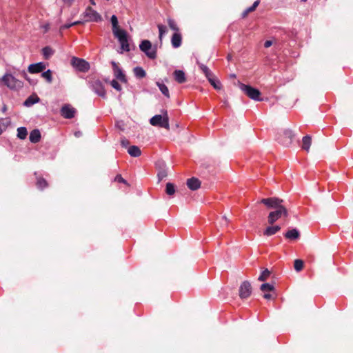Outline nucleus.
<instances>
[{
	"mask_svg": "<svg viewBox=\"0 0 353 353\" xmlns=\"http://www.w3.org/2000/svg\"><path fill=\"white\" fill-rule=\"evenodd\" d=\"M294 268L296 272H300L303 268V261L301 259H296L294 261Z\"/></svg>",
	"mask_w": 353,
	"mask_h": 353,
	"instance_id": "nucleus-35",
	"label": "nucleus"
},
{
	"mask_svg": "<svg viewBox=\"0 0 353 353\" xmlns=\"http://www.w3.org/2000/svg\"><path fill=\"white\" fill-rule=\"evenodd\" d=\"M259 3H260L259 0L255 1L252 6L247 8V12H251L254 11L255 9L256 8V7L259 6Z\"/></svg>",
	"mask_w": 353,
	"mask_h": 353,
	"instance_id": "nucleus-41",
	"label": "nucleus"
},
{
	"mask_svg": "<svg viewBox=\"0 0 353 353\" xmlns=\"http://www.w3.org/2000/svg\"><path fill=\"white\" fill-rule=\"evenodd\" d=\"M1 121V127L3 129V131L6 130L8 126L10 124V120L8 118L6 119H0Z\"/></svg>",
	"mask_w": 353,
	"mask_h": 353,
	"instance_id": "nucleus-39",
	"label": "nucleus"
},
{
	"mask_svg": "<svg viewBox=\"0 0 353 353\" xmlns=\"http://www.w3.org/2000/svg\"><path fill=\"white\" fill-rule=\"evenodd\" d=\"M46 68V65L43 62L30 64L28 66V72L32 74L39 73L43 71Z\"/></svg>",
	"mask_w": 353,
	"mask_h": 353,
	"instance_id": "nucleus-15",
	"label": "nucleus"
},
{
	"mask_svg": "<svg viewBox=\"0 0 353 353\" xmlns=\"http://www.w3.org/2000/svg\"><path fill=\"white\" fill-rule=\"evenodd\" d=\"M303 2H305L307 0H301Z\"/></svg>",
	"mask_w": 353,
	"mask_h": 353,
	"instance_id": "nucleus-57",
	"label": "nucleus"
},
{
	"mask_svg": "<svg viewBox=\"0 0 353 353\" xmlns=\"http://www.w3.org/2000/svg\"><path fill=\"white\" fill-rule=\"evenodd\" d=\"M115 125L117 128H119L121 130H124V123L123 121H117Z\"/></svg>",
	"mask_w": 353,
	"mask_h": 353,
	"instance_id": "nucleus-43",
	"label": "nucleus"
},
{
	"mask_svg": "<svg viewBox=\"0 0 353 353\" xmlns=\"http://www.w3.org/2000/svg\"><path fill=\"white\" fill-rule=\"evenodd\" d=\"M76 110L70 105H64L61 109V114L65 119H72L74 117Z\"/></svg>",
	"mask_w": 353,
	"mask_h": 353,
	"instance_id": "nucleus-14",
	"label": "nucleus"
},
{
	"mask_svg": "<svg viewBox=\"0 0 353 353\" xmlns=\"http://www.w3.org/2000/svg\"><path fill=\"white\" fill-rule=\"evenodd\" d=\"M281 226L279 225H270L265 228L263 231V234L267 236H270L275 234L277 232L281 230Z\"/></svg>",
	"mask_w": 353,
	"mask_h": 353,
	"instance_id": "nucleus-19",
	"label": "nucleus"
},
{
	"mask_svg": "<svg viewBox=\"0 0 353 353\" xmlns=\"http://www.w3.org/2000/svg\"><path fill=\"white\" fill-rule=\"evenodd\" d=\"M133 71H134V74L135 77L139 79L143 78L146 76L145 71L141 67H139V66L135 67L134 68Z\"/></svg>",
	"mask_w": 353,
	"mask_h": 353,
	"instance_id": "nucleus-27",
	"label": "nucleus"
},
{
	"mask_svg": "<svg viewBox=\"0 0 353 353\" xmlns=\"http://www.w3.org/2000/svg\"><path fill=\"white\" fill-rule=\"evenodd\" d=\"M222 219H223V220H222V222L221 223V225L222 226H227L228 224L229 220L228 219V218L225 216H223Z\"/></svg>",
	"mask_w": 353,
	"mask_h": 353,
	"instance_id": "nucleus-46",
	"label": "nucleus"
},
{
	"mask_svg": "<svg viewBox=\"0 0 353 353\" xmlns=\"http://www.w3.org/2000/svg\"><path fill=\"white\" fill-rule=\"evenodd\" d=\"M150 123L153 126H157L169 130V117L167 111L163 114H156L150 119Z\"/></svg>",
	"mask_w": 353,
	"mask_h": 353,
	"instance_id": "nucleus-2",
	"label": "nucleus"
},
{
	"mask_svg": "<svg viewBox=\"0 0 353 353\" xmlns=\"http://www.w3.org/2000/svg\"><path fill=\"white\" fill-rule=\"evenodd\" d=\"M40 101V99L36 94H32L28 97L26 101L23 102V105L26 107H30L34 104L38 103Z\"/></svg>",
	"mask_w": 353,
	"mask_h": 353,
	"instance_id": "nucleus-20",
	"label": "nucleus"
},
{
	"mask_svg": "<svg viewBox=\"0 0 353 353\" xmlns=\"http://www.w3.org/2000/svg\"><path fill=\"white\" fill-rule=\"evenodd\" d=\"M284 135H285L287 138H288V139H290L289 143H291L292 139V138H293V134H292V131H290V130H286V131H285V132H284Z\"/></svg>",
	"mask_w": 353,
	"mask_h": 353,
	"instance_id": "nucleus-42",
	"label": "nucleus"
},
{
	"mask_svg": "<svg viewBox=\"0 0 353 353\" xmlns=\"http://www.w3.org/2000/svg\"><path fill=\"white\" fill-rule=\"evenodd\" d=\"M65 3H70L72 0H63Z\"/></svg>",
	"mask_w": 353,
	"mask_h": 353,
	"instance_id": "nucleus-55",
	"label": "nucleus"
},
{
	"mask_svg": "<svg viewBox=\"0 0 353 353\" xmlns=\"http://www.w3.org/2000/svg\"><path fill=\"white\" fill-rule=\"evenodd\" d=\"M196 63L199 65L200 70L203 72L207 79L208 77H210L213 74V73L211 72V70L208 68V66L200 63L199 61H197Z\"/></svg>",
	"mask_w": 353,
	"mask_h": 353,
	"instance_id": "nucleus-25",
	"label": "nucleus"
},
{
	"mask_svg": "<svg viewBox=\"0 0 353 353\" xmlns=\"http://www.w3.org/2000/svg\"><path fill=\"white\" fill-rule=\"evenodd\" d=\"M42 53L44 58L46 59H48L53 55L54 50H53L50 47L46 46L42 49Z\"/></svg>",
	"mask_w": 353,
	"mask_h": 353,
	"instance_id": "nucleus-29",
	"label": "nucleus"
},
{
	"mask_svg": "<svg viewBox=\"0 0 353 353\" xmlns=\"http://www.w3.org/2000/svg\"><path fill=\"white\" fill-rule=\"evenodd\" d=\"M41 77L45 79L48 83H50L52 81V72L50 70H48L46 71H44L41 74Z\"/></svg>",
	"mask_w": 353,
	"mask_h": 353,
	"instance_id": "nucleus-33",
	"label": "nucleus"
},
{
	"mask_svg": "<svg viewBox=\"0 0 353 353\" xmlns=\"http://www.w3.org/2000/svg\"><path fill=\"white\" fill-rule=\"evenodd\" d=\"M311 137L309 136V135H307V136H305L303 138V145H302V148L305 150H306L307 152L309 151V149H310V145H311Z\"/></svg>",
	"mask_w": 353,
	"mask_h": 353,
	"instance_id": "nucleus-28",
	"label": "nucleus"
},
{
	"mask_svg": "<svg viewBox=\"0 0 353 353\" xmlns=\"http://www.w3.org/2000/svg\"><path fill=\"white\" fill-rule=\"evenodd\" d=\"M239 88L251 99L257 101H262V99L260 98L261 92L258 89L243 83H240Z\"/></svg>",
	"mask_w": 353,
	"mask_h": 353,
	"instance_id": "nucleus-4",
	"label": "nucleus"
},
{
	"mask_svg": "<svg viewBox=\"0 0 353 353\" xmlns=\"http://www.w3.org/2000/svg\"><path fill=\"white\" fill-rule=\"evenodd\" d=\"M157 169L158 170L157 177L158 181L160 182L168 175L167 168L163 161H158L156 163Z\"/></svg>",
	"mask_w": 353,
	"mask_h": 353,
	"instance_id": "nucleus-11",
	"label": "nucleus"
},
{
	"mask_svg": "<svg viewBox=\"0 0 353 353\" xmlns=\"http://www.w3.org/2000/svg\"><path fill=\"white\" fill-rule=\"evenodd\" d=\"M181 34L179 32H174L171 39L172 46L174 48H177L181 45Z\"/></svg>",
	"mask_w": 353,
	"mask_h": 353,
	"instance_id": "nucleus-17",
	"label": "nucleus"
},
{
	"mask_svg": "<svg viewBox=\"0 0 353 353\" xmlns=\"http://www.w3.org/2000/svg\"><path fill=\"white\" fill-rule=\"evenodd\" d=\"M6 106H4V107L2 108V111H3V112H5V111H6Z\"/></svg>",
	"mask_w": 353,
	"mask_h": 353,
	"instance_id": "nucleus-56",
	"label": "nucleus"
},
{
	"mask_svg": "<svg viewBox=\"0 0 353 353\" xmlns=\"http://www.w3.org/2000/svg\"><path fill=\"white\" fill-rule=\"evenodd\" d=\"M48 183L47 181L43 178H38L37 181V186L39 189L43 190L44 188L47 187Z\"/></svg>",
	"mask_w": 353,
	"mask_h": 353,
	"instance_id": "nucleus-38",
	"label": "nucleus"
},
{
	"mask_svg": "<svg viewBox=\"0 0 353 353\" xmlns=\"http://www.w3.org/2000/svg\"><path fill=\"white\" fill-rule=\"evenodd\" d=\"M44 28H45V30H46V31H48V29H49V26H48V25H46V26H44Z\"/></svg>",
	"mask_w": 353,
	"mask_h": 353,
	"instance_id": "nucleus-53",
	"label": "nucleus"
},
{
	"mask_svg": "<svg viewBox=\"0 0 353 353\" xmlns=\"http://www.w3.org/2000/svg\"><path fill=\"white\" fill-rule=\"evenodd\" d=\"M112 26V32L116 38L118 39L121 48L123 51H130V46L128 41L127 33L124 30L119 29L118 26V19L117 16L112 15L110 19Z\"/></svg>",
	"mask_w": 353,
	"mask_h": 353,
	"instance_id": "nucleus-1",
	"label": "nucleus"
},
{
	"mask_svg": "<svg viewBox=\"0 0 353 353\" xmlns=\"http://www.w3.org/2000/svg\"><path fill=\"white\" fill-rule=\"evenodd\" d=\"M285 237L290 240H296L300 237V232L299 231L296 229H292L290 230H288L285 234Z\"/></svg>",
	"mask_w": 353,
	"mask_h": 353,
	"instance_id": "nucleus-18",
	"label": "nucleus"
},
{
	"mask_svg": "<svg viewBox=\"0 0 353 353\" xmlns=\"http://www.w3.org/2000/svg\"><path fill=\"white\" fill-rule=\"evenodd\" d=\"M270 275V272L268 269H265L260 274L258 280L260 281H265Z\"/></svg>",
	"mask_w": 353,
	"mask_h": 353,
	"instance_id": "nucleus-34",
	"label": "nucleus"
},
{
	"mask_svg": "<svg viewBox=\"0 0 353 353\" xmlns=\"http://www.w3.org/2000/svg\"><path fill=\"white\" fill-rule=\"evenodd\" d=\"M260 289L261 291L265 292H271L274 290V285L270 283H263L261 285Z\"/></svg>",
	"mask_w": 353,
	"mask_h": 353,
	"instance_id": "nucleus-36",
	"label": "nucleus"
},
{
	"mask_svg": "<svg viewBox=\"0 0 353 353\" xmlns=\"http://www.w3.org/2000/svg\"><path fill=\"white\" fill-rule=\"evenodd\" d=\"M252 287L250 282L245 281L242 283L239 288V296L241 299H246L251 294Z\"/></svg>",
	"mask_w": 353,
	"mask_h": 353,
	"instance_id": "nucleus-12",
	"label": "nucleus"
},
{
	"mask_svg": "<svg viewBox=\"0 0 353 353\" xmlns=\"http://www.w3.org/2000/svg\"><path fill=\"white\" fill-rule=\"evenodd\" d=\"M157 26H158L159 32V38L160 42L161 43L163 37L167 33L168 29H167L166 26L164 25L159 24Z\"/></svg>",
	"mask_w": 353,
	"mask_h": 353,
	"instance_id": "nucleus-31",
	"label": "nucleus"
},
{
	"mask_svg": "<svg viewBox=\"0 0 353 353\" xmlns=\"http://www.w3.org/2000/svg\"><path fill=\"white\" fill-rule=\"evenodd\" d=\"M249 13V12H247V9L243 12L242 16L243 17H245L247 14Z\"/></svg>",
	"mask_w": 353,
	"mask_h": 353,
	"instance_id": "nucleus-50",
	"label": "nucleus"
},
{
	"mask_svg": "<svg viewBox=\"0 0 353 353\" xmlns=\"http://www.w3.org/2000/svg\"><path fill=\"white\" fill-rule=\"evenodd\" d=\"M74 135H75V137H79L81 135V132H76L74 133Z\"/></svg>",
	"mask_w": 353,
	"mask_h": 353,
	"instance_id": "nucleus-52",
	"label": "nucleus"
},
{
	"mask_svg": "<svg viewBox=\"0 0 353 353\" xmlns=\"http://www.w3.org/2000/svg\"><path fill=\"white\" fill-rule=\"evenodd\" d=\"M83 22L81 21H74L72 23L73 26H75V25H77V24H80V23H82Z\"/></svg>",
	"mask_w": 353,
	"mask_h": 353,
	"instance_id": "nucleus-51",
	"label": "nucleus"
},
{
	"mask_svg": "<svg viewBox=\"0 0 353 353\" xmlns=\"http://www.w3.org/2000/svg\"><path fill=\"white\" fill-rule=\"evenodd\" d=\"M283 201L277 197H270L266 199H262L258 201L259 203L264 204L269 209H276L282 206Z\"/></svg>",
	"mask_w": 353,
	"mask_h": 353,
	"instance_id": "nucleus-9",
	"label": "nucleus"
},
{
	"mask_svg": "<svg viewBox=\"0 0 353 353\" xmlns=\"http://www.w3.org/2000/svg\"><path fill=\"white\" fill-rule=\"evenodd\" d=\"M128 154L132 157H138L141 154L140 148L137 145H131L128 148Z\"/></svg>",
	"mask_w": 353,
	"mask_h": 353,
	"instance_id": "nucleus-23",
	"label": "nucleus"
},
{
	"mask_svg": "<svg viewBox=\"0 0 353 353\" xmlns=\"http://www.w3.org/2000/svg\"><path fill=\"white\" fill-rule=\"evenodd\" d=\"M110 85H112V87L113 88H114L117 91H121V85L118 83L117 81L113 79L110 81Z\"/></svg>",
	"mask_w": 353,
	"mask_h": 353,
	"instance_id": "nucleus-40",
	"label": "nucleus"
},
{
	"mask_svg": "<svg viewBox=\"0 0 353 353\" xmlns=\"http://www.w3.org/2000/svg\"><path fill=\"white\" fill-rule=\"evenodd\" d=\"M111 64L112 65L113 72L114 77L121 82L126 83L127 79L125 77V74L123 72L121 68H120L117 63L114 61H112Z\"/></svg>",
	"mask_w": 353,
	"mask_h": 353,
	"instance_id": "nucleus-13",
	"label": "nucleus"
},
{
	"mask_svg": "<svg viewBox=\"0 0 353 353\" xmlns=\"http://www.w3.org/2000/svg\"><path fill=\"white\" fill-rule=\"evenodd\" d=\"M130 144V142L125 138H123L121 140V145L123 148H128Z\"/></svg>",
	"mask_w": 353,
	"mask_h": 353,
	"instance_id": "nucleus-44",
	"label": "nucleus"
},
{
	"mask_svg": "<svg viewBox=\"0 0 353 353\" xmlns=\"http://www.w3.org/2000/svg\"><path fill=\"white\" fill-rule=\"evenodd\" d=\"M89 88L98 96L105 99L106 97V91L103 83L98 79H93L88 82Z\"/></svg>",
	"mask_w": 353,
	"mask_h": 353,
	"instance_id": "nucleus-5",
	"label": "nucleus"
},
{
	"mask_svg": "<svg viewBox=\"0 0 353 353\" xmlns=\"http://www.w3.org/2000/svg\"><path fill=\"white\" fill-rule=\"evenodd\" d=\"M176 81L183 83L186 81L185 74L183 70H176L173 73Z\"/></svg>",
	"mask_w": 353,
	"mask_h": 353,
	"instance_id": "nucleus-21",
	"label": "nucleus"
},
{
	"mask_svg": "<svg viewBox=\"0 0 353 353\" xmlns=\"http://www.w3.org/2000/svg\"><path fill=\"white\" fill-rule=\"evenodd\" d=\"M187 185L191 190H196L201 186V181L197 178L192 177L188 179Z\"/></svg>",
	"mask_w": 353,
	"mask_h": 353,
	"instance_id": "nucleus-16",
	"label": "nucleus"
},
{
	"mask_svg": "<svg viewBox=\"0 0 353 353\" xmlns=\"http://www.w3.org/2000/svg\"><path fill=\"white\" fill-rule=\"evenodd\" d=\"M165 192L170 196H172L175 193V187L173 183H168L166 184Z\"/></svg>",
	"mask_w": 353,
	"mask_h": 353,
	"instance_id": "nucleus-32",
	"label": "nucleus"
},
{
	"mask_svg": "<svg viewBox=\"0 0 353 353\" xmlns=\"http://www.w3.org/2000/svg\"><path fill=\"white\" fill-rule=\"evenodd\" d=\"M282 216H283L284 217L288 216V210L283 205L275 209V210L272 211L269 213L268 216V223L272 225Z\"/></svg>",
	"mask_w": 353,
	"mask_h": 353,
	"instance_id": "nucleus-3",
	"label": "nucleus"
},
{
	"mask_svg": "<svg viewBox=\"0 0 353 353\" xmlns=\"http://www.w3.org/2000/svg\"><path fill=\"white\" fill-rule=\"evenodd\" d=\"M4 84L10 89H17L22 87V82L10 74H6L1 79Z\"/></svg>",
	"mask_w": 353,
	"mask_h": 353,
	"instance_id": "nucleus-8",
	"label": "nucleus"
},
{
	"mask_svg": "<svg viewBox=\"0 0 353 353\" xmlns=\"http://www.w3.org/2000/svg\"><path fill=\"white\" fill-rule=\"evenodd\" d=\"M168 24L172 30L175 31V32H179V29L172 19H168Z\"/></svg>",
	"mask_w": 353,
	"mask_h": 353,
	"instance_id": "nucleus-37",
	"label": "nucleus"
},
{
	"mask_svg": "<svg viewBox=\"0 0 353 353\" xmlns=\"http://www.w3.org/2000/svg\"><path fill=\"white\" fill-rule=\"evenodd\" d=\"M84 16L88 18L87 21L99 22L102 20L101 16L91 7H88L85 9Z\"/></svg>",
	"mask_w": 353,
	"mask_h": 353,
	"instance_id": "nucleus-10",
	"label": "nucleus"
},
{
	"mask_svg": "<svg viewBox=\"0 0 353 353\" xmlns=\"http://www.w3.org/2000/svg\"><path fill=\"white\" fill-rule=\"evenodd\" d=\"M29 139L30 141L33 143H38L41 139L40 131L37 129L32 130L29 136Z\"/></svg>",
	"mask_w": 353,
	"mask_h": 353,
	"instance_id": "nucleus-22",
	"label": "nucleus"
},
{
	"mask_svg": "<svg viewBox=\"0 0 353 353\" xmlns=\"http://www.w3.org/2000/svg\"><path fill=\"white\" fill-rule=\"evenodd\" d=\"M140 50L143 52L146 56L151 59H154L157 57L156 47H152V43L148 40H143L139 45Z\"/></svg>",
	"mask_w": 353,
	"mask_h": 353,
	"instance_id": "nucleus-6",
	"label": "nucleus"
},
{
	"mask_svg": "<svg viewBox=\"0 0 353 353\" xmlns=\"http://www.w3.org/2000/svg\"><path fill=\"white\" fill-rule=\"evenodd\" d=\"M272 45V41H270V40H268L264 43V47L266 48L270 47Z\"/></svg>",
	"mask_w": 353,
	"mask_h": 353,
	"instance_id": "nucleus-47",
	"label": "nucleus"
},
{
	"mask_svg": "<svg viewBox=\"0 0 353 353\" xmlns=\"http://www.w3.org/2000/svg\"><path fill=\"white\" fill-rule=\"evenodd\" d=\"M71 65L77 70L81 72H86L90 70V63L88 61L76 57L71 59Z\"/></svg>",
	"mask_w": 353,
	"mask_h": 353,
	"instance_id": "nucleus-7",
	"label": "nucleus"
},
{
	"mask_svg": "<svg viewBox=\"0 0 353 353\" xmlns=\"http://www.w3.org/2000/svg\"><path fill=\"white\" fill-rule=\"evenodd\" d=\"M28 135V131L25 127H19L17 128V137L20 139H25Z\"/></svg>",
	"mask_w": 353,
	"mask_h": 353,
	"instance_id": "nucleus-30",
	"label": "nucleus"
},
{
	"mask_svg": "<svg viewBox=\"0 0 353 353\" xmlns=\"http://www.w3.org/2000/svg\"><path fill=\"white\" fill-rule=\"evenodd\" d=\"M72 26H73L72 23H65L63 26H62L61 28L62 29H68V28H70Z\"/></svg>",
	"mask_w": 353,
	"mask_h": 353,
	"instance_id": "nucleus-48",
	"label": "nucleus"
},
{
	"mask_svg": "<svg viewBox=\"0 0 353 353\" xmlns=\"http://www.w3.org/2000/svg\"><path fill=\"white\" fill-rule=\"evenodd\" d=\"M90 2L92 5H95V1L94 0H90Z\"/></svg>",
	"mask_w": 353,
	"mask_h": 353,
	"instance_id": "nucleus-54",
	"label": "nucleus"
},
{
	"mask_svg": "<svg viewBox=\"0 0 353 353\" xmlns=\"http://www.w3.org/2000/svg\"><path fill=\"white\" fill-rule=\"evenodd\" d=\"M157 85L159 87L161 93L167 98H170V92L168 87L161 82L157 81L156 83Z\"/></svg>",
	"mask_w": 353,
	"mask_h": 353,
	"instance_id": "nucleus-26",
	"label": "nucleus"
},
{
	"mask_svg": "<svg viewBox=\"0 0 353 353\" xmlns=\"http://www.w3.org/2000/svg\"><path fill=\"white\" fill-rule=\"evenodd\" d=\"M208 80L210 83V84L214 87V89H221V83L219 81V80L216 79V77L214 75V74L210 77H208Z\"/></svg>",
	"mask_w": 353,
	"mask_h": 353,
	"instance_id": "nucleus-24",
	"label": "nucleus"
},
{
	"mask_svg": "<svg viewBox=\"0 0 353 353\" xmlns=\"http://www.w3.org/2000/svg\"><path fill=\"white\" fill-rule=\"evenodd\" d=\"M115 181L119 183H127L126 181L120 174L116 176Z\"/></svg>",
	"mask_w": 353,
	"mask_h": 353,
	"instance_id": "nucleus-45",
	"label": "nucleus"
},
{
	"mask_svg": "<svg viewBox=\"0 0 353 353\" xmlns=\"http://www.w3.org/2000/svg\"><path fill=\"white\" fill-rule=\"evenodd\" d=\"M263 297L265 299H270L272 298V295L269 293H265L264 295H263Z\"/></svg>",
	"mask_w": 353,
	"mask_h": 353,
	"instance_id": "nucleus-49",
	"label": "nucleus"
}]
</instances>
